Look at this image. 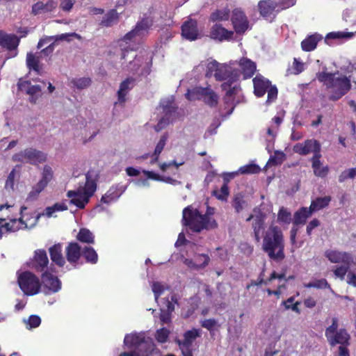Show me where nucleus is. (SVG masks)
I'll list each match as a JSON object with an SVG mask.
<instances>
[{
  "instance_id": "nucleus-1",
  "label": "nucleus",
  "mask_w": 356,
  "mask_h": 356,
  "mask_svg": "<svg viewBox=\"0 0 356 356\" xmlns=\"http://www.w3.org/2000/svg\"><path fill=\"white\" fill-rule=\"evenodd\" d=\"M153 24L149 17L143 18L138 22L134 29L119 40L122 50V70L130 74L147 76L151 72L152 56L146 51L136 53L134 46L145 36Z\"/></svg>"
},
{
  "instance_id": "nucleus-2",
  "label": "nucleus",
  "mask_w": 356,
  "mask_h": 356,
  "mask_svg": "<svg viewBox=\"0 0 356 356\" xmlns=\"http://www.w3.org/2000/svg\"><path fill=\"white\" fill-rule=\"evenodd\" d=\"M235 65H237V61H230L227 64L218 63L216 60L207 65V77L213 76L218 81H225L222 84V89L226 90L223 98L224 108L220 110V115L223 118L229 117L241 101V88L236 83L241 73Z\"/></svg>"
},
{
  "instance_id": "nucleus-3",
  "label": "nucleus",
  "mask_w": 356,
  "mask_h": 356,
  "mask_svg": "<svg viewBox=\"0 0 356 356\" xmlns=\"http://www.w3.org/2000/svg\"><path fill=\"white\" fill-rule=\"evenodd\" d=\"M214 213L215 209L209 206L204 214H202L197 209L188 206L183 210V221L184 225L194 232L209 230L218 226L213 218Z\"/></svg>"
},
{
  "instance_id": "nucleus-4",
  "label": "nucleus",
  "mask_w": 356,
  "mask_h": 356,
  "mask_svg": "<svg viewBox=\"0 0 356 356\" xmlns=\"http://www.w3.org/2000/svg\"><path fill=\"white\" fill-rule=\"evenodd\" d=\"M26 209V207H21L19 209L20 217L17 218L13 214L18 211L14 205L0 204V238L4 234L33 227V223L29 225L24 220V211Z\"/></svg>"
},
{
  "instance_id": "nucleus-5",
  "label": "nucleus",
  "mask_w": 356,
  "mask_h": 356,
  "mask_svg": "<svg viewBox=\"0 0 356 356\" xmlns=\"http://www.w3.org/2000/svg\"><path fill=\"white\" fill-rule=\"evenodd\" d=\"M284 241L281 229L270 225L263 236L262 250L268 257L274 261H282L285 255L284 252Z\"/></svg>"
},
{
  "instance_id": "nucleus-6",
  "label": "nucleus",
  "mask_w": 356,
  "mask_h": 356,
  "mask_svg": "<svg viewBox=\"0 0 356 356\" xmlns=\"http://www.w3.org/2000/svg\"><path fill=\"white\" fill-rule=\"evenodd\" d=\"M339 74L338 71L334 73H330L325 70L316 74L317 79L323 83L327 89L330 90V99L333 101L339 99L351 88L350 79L346 76H336Z\"/></svg>"
},
{
  "instance_id": "nucleus-7",
  "label": "nucleus",
  "mask_w": 356,
  "mask_h": 356,
  "mask_svg": "<svg viewBox=\"0 0 356 356\" xmlns=\"http://www.w3.org/2000/svg\"><path fill=\"white\" fill-rule=\"evenodd\" d=\"M97 189V183L90 172L86 175V182L80 184L76 190L69 191L67 197L70 198V203L75 205L79 209H84L89 202L90 197L94 195Z\"/></svg>"
},
{
  "instance_id": "nucleus-8",
  "label": "nucleus",
  "mask_w": 356,
  "mask_h": 356,
  "mask_svg": "<svg viewBox=\"0 0 356 356\" xmlns=\"http://www.w3.org/2000/svg\"><path fill=\"white\" fill-rule=\"evenodd\" d=\"M124 345L134 349L136 356H149L154 349L155 345L151 339L145 338V332H132L125 335Z\"/></svg>"
},
{
  "instance_id": "nucleus-9",
  "label": "nucleus",
  "mask_w": 356,
  "mask_h": 356,
  "mask_svg": "<svg viewBox=\"0 0 356 356\" xmlns=\"http://www.w3.org/2000/svg\"><path fill=\"white\" fill-rule=\"evenodd\" d=\"M17 282L20 289L26 296H34L40 291L41 284L39 279L29 271L18 273Z\"/></svg>"
},
{
  "instance_id": "nucleus-10",
  "label": "nucleus",
  "mask_w": 356,
  "mask_h": 356,
  "mask_svg": "<svg viewBox=\"0 0 356 356\" xmlns=\"http://www.w3.org/2000/svg\"><path fill=\"white\" fill-rule=\"evenodd\" d=\"M185 95L190 101L201 99L211 107L216 106L218 100L217 94L209 88L195 87L192 89L188 88Z\"/></svg>"
},
{
  "instance_id": "nucleus-11",
  "label": "nucleus",
  "mask_w": 356,
  "mask_h": 356,
  "mask_svg": "<svg viewBox=\"0 0 356 356\" xmlns=\"http://www.w3.org/2000/svg\"><path fill=\"white\" fill-rule=\"evenodd\" d=\"M254 92L257 97H262L268 92L267 103L270 104L277 99V89L271 86L270 82L261 75H257L253 79Z\"/></svg>"
},
{
  "instance_id": "nucleus-12",
  "label": "nucleus",
  "mask_w": 356,
  "mask_h": 356,
  "mask_svg": "<svg viewBox=\"0 0 356 356\" xmlns=\"http://www.w3.org/2000/svg\"><path fill=\"white\" fill-rule=\"evenodd\" d=\"M12 159L15 162L38 165L46 160V155L36 149L29 147L13 155Z\"/></svg>"
},
{
  "instance_id": "nucleus-13",
  "label": "nucleus",
  "mask_w": 356,
  "mask_h": 356,
  "mask_svg": "<svg viewBox=\"0 0 356 356\" xmlns=\"http://www.w3.org/2000/svg\"><path fill=\"white\" fill-rule=\"evenodd\" d=\"M159 108L162 109L164 113V116L160 119L155 126V130L156 131H160L172 122L176 112V107L172 97L163 99L160 103Z\"/></svg>"
},
{
  "instance_id": "nucleus-14",
  "label": "nucleus",
  "mask_w": 356,
  "mask_h": 356,
  "mask_svg": "<svg viewBox=\"0 0 356 356\" xmlns=\"http://www.w3.org/2000/svg\"><path fill=\"white\" fill-rule=\"evenodd\" d=\"M53 178V171L49 165H44L42 172V177L39 181L35 184L31 191L29 193L26 200L33 201L35 200L39 196L40 193L46 188L48 184Z\"/></svg>"
},
{
  "instance_id": "nucleus-15",
  "label": "nucleus",
  "mask_w": 356,
  "mask_h": 356,
  "mask_svg": "<svg viewBox=\"0 0 356 356\" xmlns=\"http://www.w3.org/2000/svg\"><path fill=\"white\" fill-rule=\"evenodd\" d=\"M53 178V171L49 165H44L42 172V177L39 181L35 184L31 191L29 193L26 200L33 201L35 200L39 196L40 193L46 188L48 184Z\"/></svg>"
},
{
  "instance_id": "nucleus-16",
  "label": "nucleus",
  "mask_w": 356,
  "mask_h": 356,
  "mask_svg": "<svg viewBox=\"0 0 356 356\" xmlns=\"http://www.w3.org/2000/svg\"><path fill=\"white\" fill-rule=\"evenodd\" d=\"M53 178V171L49 165H44L42 172V177L39 181L35 184L31 191L29 193L26 200L33 201L35 200L39 196L40 193L46 188L48 184Z\"/></svg>"
},
{
  "instance_id": "nucleus-17",
  "label": "nucleus",
  "mask_w": 356,
  "mask_h": 356,
  "mask_svg": "<svg viewBox=\"0 0 356 356\" xmlns=\"http://www.w3.org/2000/svg\"><path fill=\"white\" fill-rule=\"evenodd\" d=\"M266 215L259 210L254 209V213L251 214L246 221L252 222L253 235L257 242H260L264 235Z\"/></svg>"
},
{
  "instance_id": "nucleus-18",
  "label": "nucleus",
  "mask_w": 356,
  "mask_h": 356,
  "mask_svg": "<svg viewBox=\"0 0 356 356\" xmlns=\"http://www.w3.org/2000/svg\"><path fill=\"white\" fill-rule=\"evenodd\" d=\"M321 149V144L314 139H308L303 143H298L293 148L294 152L302 156H306L311 152H313L314 155H320Z\"/></svg>"
},
{
  "instance_id": "nucleus-19",
  "label": "nucleus",
  "mask_w": 356,
  "mask_h": 356,
  "mask_svg": "<svg viewBox=\"0 0 356 356\" xmlns=\"http://www.w3.org/2000/svg\"><path fill=\"white\" fill-rule=\"evenodd\" d=\"M177 304V298L175 294H172L170 298L163 299V305H160V321L162 325L170 323L171 314L175 310V305Z\"/></svg>"
},
{
  "instance_id": "nucleus-20",
  "label": "nucleus",
  "mask_w": 356,
  "mask_h": 356,
  "mask_svg": "<svg viewBox=\"0 0 356 356\" xmlns=\"http://www.w3.org/2000/svg\"><path fill=\"white\" fill-rule=\"evenodd\" d=\"M18 88L30 96L29 100L32 103H35L41 95L42 86L33 84L29 80H20L18 83Z\"/></svg>"
},
{
  "instance_id": "nucleus-21",
  "label": "nucleus",
  "mask_w": 356,
  "mask_h": 356,
  "mask_svg": "<svg viewBox=\"0 0 356 356\" xmlns=\"http://www.w3.org/2000/svg\"><path fill=\"white\" fill-rule=\"evenodd\" d=\"M325 257L331 263L334 264H351L353 262V257L351 254L337 250H327L325 252Z\"/></svg>"
},
{
  "instance_id": "nucleus-22",
  "label": "nucleus",
  "mask_w": 356,
  "mask_h": 356,
  "mask_svg": "<svg viewBox=\"0 0 356 356\" xmlns=\"http://www.w3.org/2000/svg\"><path fill=\"white\" fill-rule=\"evenodd\" d=\"M232 22L237 33H243L248 28V21L244 13L240 9L232 12Z\"/></svg>"
},
{
  "instance_id": "nucleus-23",
  "label": "nucleus",
  "mask_w": 356,
  "mask_h": 356,
  "mask_svg": "<svg viewBox=\"0 0 356 356\" xmlns=\"http://www.w3.org/2000/svg\"><path fill=\"white\" fill-rule=\"evenodd\" d=\"M42 282L45 289L48 290L47 294L55 293L61 289V282L55 275L44 272L42 275Z\"/></svg>"
},
{
  "instance_id": "nucleus-24",
  "label": "nucleus",
  "mask_w": 356,
  "mask_h": 356,
  "mask_svg": "<svg viewBox=\"0 0 356 356\" xmlns=\"http://www.w3.org/2000/svg\"><path fill=\"white\" fill-rule=\"evenodd\" d=\"M127 189L126 186L121 184L113 185L110 187L107 192L102 197L101 202L110 204L117 201Z\"/></svg>"
},
{
  "instance_id": "nucleus-25",
  "label": "nucleus",
  "mask_w": 356,
  "mask_h": 356,
  "mask_svg": "<svg viewBox=\"0 0 356 356\" xmlns=\"http://www.w3.org/2000/svg\"><path fill=\"white\" fill-rule=\"evenodd\" d=\"M182 36L191 41L195 40L200 37L197 27V22L194 19H189L184 23L181 26Z\"/></svg>"
},
{
  "instance_id": "nucleus-26",
  "label": "nucleus",
  "mask_w": 356,
  "mask_h": 356,
  "mask_svg": "<svg viewBox=\"0 0 356 356\" xmlns=\"http://www.w3.org/2000/svg\"><path fill=\"white\" fill-rule=\"evenodd\" d=\"M82 249L77 243H70L65 248L67 260L74 267L78 264L82 254Z\"/></svg>"
},
{
  "instance_id": "nucleus-27",
  "label": "nucleus",
  "mask_w": 356,
  "mask_h": 356,
  "mask_svg": "<svg viewBox=\"0 0 356 356\" xmlns=\"http://www.w3.org/2000/svg\"><path fill=\"white\" fill-rule=\"evenodd\" d=\"M233 35L234 32L232 31H228L218 23L213 25L210 31V37L218 41L230 40Z\"/></svg>"
},
{
  "instance_id": "nucleus-28",
  "label": "nucleus",
  "mask_w": 356,
  "mask_h": 356,
  "mask_svg": "<svg viewBox=\"0 0 356 356\" xmlns=\"http://www.w3.org/2000/svg\"><path fill=\"white\" fill-rule=\"evenodd\" d=\"M277 6L276 0H261L258 3L259 13L265 18L274 17Z\"/></svg>"
},
{
  "instance_id": "nucleus-29",
  "label": "nucleus",
  "mask_w": 356,
  "mask_h": 356,
  "mask_svg": "<svg viewBox=\"0 0 356 356\" xmlns=\"http://www.w3.org/2000/svg\"><path fill=\"white\" fill-rule=\"evenodd\" d=\"M236 66H238L240 69L236 68L243 75V79H246L253 76L256 71V64L251 60L243 58L240 60Z\"/></svg>"
},
{
  "instance_id": "nucleus-30",
  "label": "nucleus",
  "mask_w": 356,
  "mask_h": 356,
  "mask_svg": "<svg viewBox=\"0 0 356 356\" xmlns=\"http://www.w3.org/2000/svg\"><path fill=\"white\" fill-rule=\"evenodd\" d=\"M58 6L57 1L48 0L46 3L39 1L32 6V13L34 15L48 14L54 11Z\"/></svg>"
},
{
  "instance_id": "nucleus-31",
  "label": "nucleus",
  "mask_w": 356,
  "mask_h": 356,
  "mask_svg": "<svg viewBox=\"0 0 356 356\" xmlns=\"http://www.w3.org/2000/svg\"><path fill=\"white\" fill-rule=\"evenodd\" d=\"M350 335L345 329H339L338 332L334 333L332 337H327V340L331 346H334L337 344L340 346L349 345Z\"/></svg>"
},
{
  "instance_id": "nucleus-32",
  "label": "nucleus",
  "mask_w": 356,
  "mask_h": 356,
  "mask_svg": "<svg viewBox=\"0 0 356 356\" xmlns=\"http://www.w3.org/2000/svg\"><path fill=\"white\" fill-rule=\"evenodd\" d=\"M210 260L205 254H195L193 259H185L184 264L189 268L199 269L205 267Z\"/></svg>"
},
{
  "instance_id": "nucleus-33",
  "label": "nucleus",
  "mask_w": 356,
  "mask_h": 356,
  "mask_svg": "<svg viewBox=\"0 0 356 356\" xmlns=\"http://www.w3.org/2000/svg\"><path fill=\"white\" fill-rule=\"evenodd\" d=\"M49 263L47 252L42 250H38L35 252L33 261V268L38 272L47 271V264Z\"/></svg>"
},
{
  "instance_id": "nucleus-34",
  "label": "nucleus",
  "mask_w": 356,
  "mask_h": 356,
  "mask_svg": "<svg viewBox=\"0 0 356 356\" xmlns=\"http://www.w3.org/2000/svg\"><path fill=\"white\" fill-rule=\"evenodd\" d=\"M321 154L313 155L310 161L312 162V168L313 169L315 176L321 178H324L327 176L329 172L328 166H323L321 161Z\"/></svg>"
},
{
  "instance_id": "nucleus-35",
  "label": "nucleus",
  "mask_w": 356,
  "mask_h": 356,
  "mask_svg": "<svg viewBox=\"0 0 356 356\" xmlns=\"http://www.w3.org/2000/svg\"><path fill=\"white\" fill-rule=\"evenodd\" d=\"M135 86V79L133 77H128L123 81L118 91V101L121 103L125 102V97L131 89Z\"/></svg>"
},
{
  "instance_id": "nucleus-36",
  "label": "nucleus",
  "mask_w": 356,
  "mask_h": 356,
  "mask_svg": "<svg viewBox=\"0 0 356 356\" xmlns=\"http://www.w3.org/2000/svg\"><path fill=\"white\" fill-rule=\"evenodd\" d=\"M322 38V36L318 33L308 36L301 42L302 50L305 51H313L316 47L318 42L321 41Z\"/></svg>"
},
{
  "instance_id": "nucleus-37",
  "label": "nucleus",
  "mask_w": 356,
  "mask_h": 356,
  "mask_svg": "<svg viewBox=\"0 0 356 356\" xmlns=\"http://www.w3.org/2000/svg\"><path fill=\"white\" fill-rule=\"evenodd\" d=\"M67 209V206L65 202H57L51 207H48L45 209L44 212L42 214H38L33 220V225L37 223L38 218L41 216H47L48 218L53 216V214L56 211H63Z\"/></svg>"
},
{
  "instance_id": "nucleus-38",
  "label": "nucleus",
  "mask_w": 356,
  "mask_h": 356,
  "mask_svg": "<svg viewBox=\"0 0 356 356\" xmlns=\"http://www.w3.org/2000/svg\"><path fill=\"white\" fill-rule=\"evenodd\" d=\"M313 212L310 210V208L302 207L300 209L298 210L295 214L293 218V224L295 225H304L307 218L312 216Z\"/></svg>"
},
{
  "instance_id": "nucleus-39",
  "label": "nucleus",
  "mask_w": 356,
  "mask_h": 356,
  "mask_svg": "<svg viewBox=\"0 0 356 356\" xmlns=\"http://www.w3.org/2000/svg\"><path fill=\"white\" fill-rule=\"evenodd\" d=\"M61 251V245L60 244L54 245L49 248L51 259L59 266H63L65 262Z\"/></svg>"
},
{
  "instance_id": "nucleus-40",
  "label": "nucleus",
  "mask_w": 356,
  "mask_h": 356,
  "mask_svg": "<svg viewBox=\"0 0 356 356\" xmlns=\"http://www.w3.org/2000/svg\"><path fill=\"white\" fill-rule=\"evenodd\" d=\"M331 201L330 196L318 197L312 200L310 204V210L316 212L327 207Z\"/></svg>"
},
{
  "instance_id": "nucleus-41",
  "label": "nucleus",
  "mask_w": 356,
  "mask_h": 356,
  "mask_svg": "<svg viewBox=\"0 0 356 356\" xmlns=\"http://www.w3.org/2000/svg\"><path fill=\"white\" fill-rule=\"evenodd\" d=\"M119 14L115 9L110 10L103 17L101 25L110 27L118 23Z\"/></svg>"
},
{
  "instance_id": "nucleus-42",
  "label": "nucleus",
  "mask_w": 356,
  "mask_h": 356,
  "mask_svg": "<svg viewBox=\"0 0 356 356\" xmlns=\"http://www.w3.org/2000/svg\"><path fill=\"white\" fill-rule=\"evenodd\" d=\"M40 58L42 57L40 56V54H38V53L35 54H33L32 53L27 54L26 65L29 69L33 70L38 74H40L39 63Z\"/></svg>"
},
{
  "instance_id": "nucleus-43",
  "label": "nucleus",
  "mask_w": 356,
  "mask_h": 356,
  "mask_svg": "<svg viewBox=\"0 0 356 356\" xmlns=\"http://www.w3.org/2000/svg\"><path fill=\"white\" fill-rule=\"evenodd\" d=\"M69 81L70 87L78 90L85 89L91 83V79L89 77L72 78Z\"/></svg>"
},
{
  "instance_id": "nucleus-44",
  "label": "nucleus",
  "mask_w": 356,
  "mask_h": 356,
  "mask_svg": "<svg viewBox=\"0 0 356 356\" xmlns=\"http://www.w3.org/2000/svg\"><path fill=\"white\" fill-rule=\"evenodd\" d=\"M201 330L200 329H192L186 332L184 334L183 341H179L181 344L184 346H191L192 343L196 339L197 337H200Z\"/></svg>"
},
{
  "instance_id": "nucleus-45",
  "label": "nucleus",
  "mask_w": 356,
  "mask_h": 356,
  "mask_svg": "<svg viewBox=\"0 0 356 356\" xmlns=\"http://www.w3.org/2000/svg\"><path fill=\"white\" fill-rule=\"evenodd\" d=\"M76 238L78 241L82 243L88 244H93L95 243L94 234L88 229L86 228L80 229L79 233L76 235Z\"/></svg>"
},
{
  "instance_id": "nucleus-46",
  "label": "nucleus",
  "mask_w": 356,
  "mask_h": 356,
  "mask_svg": "<svg viewBox=\"0 0 356 356\" xmlns=\"http://www.w3.org/2000/svg\"><path fill=\"white\" fill-rule=\"evenodd\" d=\"M19 42V40L16 35L6 34L1 47L13 50L17 47Z\"/></svg>"
},
{
  "instance_id": "nucleus-47",
  "label": "nucleus",
  "mask_w": 356,
  "mask_h": 356,
  "mask_svg": "<svg viewBox=\"0 0 356 356\" xmlns=\"http://www.w3.org/2000/svg\"><path fill=\"white\" fill-rule=\"evenodd\" d=\"M82 255L88 263L95 264L98 261V255L96 251L92 247L85 246L82 249Z\"/></svg>"
},
{
  "instance_id": "nucleus-48",
  "label": "nucleus",
  "mask_w": 356,
  "mask_h": 356,
  "mask_svg": "<svg viewBox=\"0 0 356 356\" xmlns=\"http://www.w3.org/2000/svg\"><path fill=\"white\" fill-rule=\"evenodd\" d=\"M304 286L306 288H315L318 289H328L332 292H333L330 285L329 284L327 281L324 278L314 280L312 282H310L307 284H305Z\"/></svg>"
},
{
  "instance_id": "nucleus-49",
  "label": "nucleus",
  "mask_w": 356,
  "mask_h": 356,
  "mask_svg": "<svg viewBox=\"0 0 356 356\" xmlns=\"http://www.w3.org/2000/svg\"><path fill=\"white\" fill-rule=\"evenodd\" d=\"M68 36L67 34H61L56 36H44L42 38L37 45L38 49H41L44 45H49L51 42H54L58 40H65Z\"/></svg>"
},
{
  "instance_id": "nucleus-50",
  "label": "nucleus",
  "mask_w": 356,
  "mask_h": 356,
  "mask_svg": "<svg viewBox=\"0 0 356 356\" xmlns=\"http://www.w3.org/2000/svg\"><path fill=\"white\" fill-rule=\"evenodd\" d=\"M169 287L167 285L161 284L159 282H154L152 284V290L154 295L155 301L159 302V298L163 294L165 290H168Z\"/></svg>"
},
{
  "instance_id": "nucleus-51",
  "label": "nucleus",
  "mask_w": 356,
  "mask_h": 356,
  "mask_svg": "<svg viewBox=\"0 0 356 356\" xmlns=\"http://www.w3.org/2000/svg\"><path fill=\"white\" fill-rule=\"evenodd\" d=\"M341 71L345 72H352L356 70V63H351L349 60L343 58L337 65Z\"/></svg>"
},
{
  "instance_id": "nucleus-52",
  "label": "nucleus",
  "mask_w": 356,
  "mask_h": 356,
  "mask_svg": "<svg viewBox=\"0 0 356 356\" xmlns=\"http://www.w3.org/2000/svg\"><path fill=\"white\" fill-rule=\"evenodd\" d=\"M277 221L280 223L289 224L291 221V214L286 209L282 207L277 214Z\"/></svg>"
},
{
  "instance_id": "nucleus-53",
  "label": "nucleus",
  "mask_w": 356,
  "mask_h": 356,
  "mask_svg": "<svg viewBox=\"0 0 356 356\" xmlns=\"http://www.w3.org/2000/svg\"><path fill=\"white\" fill-rule=\"evenodd\" d=\"M239 174H256L260 171V168L258 165L250 163L241 166L238 170Z\"/></svg>"
},
{
  "instance_id": "nucleus-54",
  "label": "nucleus",
  "mask_w": 356,
  "mask_h": 356,
  "mask_svg": "<svg viewBox=\"0 0 356 356\" xmlns=\"http://www.w3.org/2000/svg\"><path fill=\"white\" fill-rule=\"evenodd\" d=\"M353 35V33L350 32H343V31H337V32H331L327 34L325 41L328 43V40L330 39H340V38H350Z\"/></svg>"
},
{
  "instance_id": "nucleus-55",
  "label": "nucleus",
  "mask_w": 356,
  "mask_h": 356,
  "mask_svg": "<svg viewBox=\"0 0 356 356\" xmlns=\"http://www.w3.org/2000/svg\"><path fill=\"white\" fill-rule=\"evenodd\" d=\"M213 193L218 200L226 201L229 193L228 185L224 183L220 190H215Z\"/></svg>"
},
{
  "instance_id": "nucleus-56",
  "label": "nucleus",
  "mask_w": 356,
  "mask_h": 356,
  "mask_svg": "<svg viewBox=\"0 0 356 356\" xmlns=\"http://www.w3.org/2000/svg\"><path fill=\"white\" fill-rule=\"evenodd\" d=\"M26 327L29 330L38 327L41 323L40 318L37 315H31L28 319H24Z\"/></svg>"
},
{
  "instance_id": "nucleus-57",
  "label": "nucleus",
  "mask_w": 356,
  "mask_h": 356,
  "mask_svg": "<svg viewBox=\"0 0 356 356\" xmlns=\"http://www.w3.org/2000/svg\"><path fill=\"white\" fill-rule=\"evenodd\" d=\"M229 19V11L227 10H219L211 15L210 19L212 22L226 21Z\"/></svg>"
},
{
  "instance_id": "nucleus-58",
  "label": "nucleus",
  "mask_w": 356,
  "mask_h": 356,
  "mask_svg": "<svg viewBox=\"0 0 356 356\" xmlns=\"http://www.w3.org/2000/svg\"><path fill=\"white\" fill-rule=\"evenodd\" d=\"M295 298L293 296H291L289 298L286 300H284L282 302V305L284 306L285 309H291L294 312L297 314H300V309L298 307V305H300L299 302H296L293 304L294 302Z\"/></svg>"
},
{
  "instance_id": "nucleus-59",
  "label": "nucleus",
  "mask_w": 356,
  "mask_h": 356,
  "mask_svg": "<svg viewBox=\"0 0 356 356\" xmlns=\"http://www.w3.org/2000/svg\"><path fill=\"white\" fill-rule=\"evenodd\" d=\"M350 266L351 264H343L337 266L334 270V275L341 280H343L346 275L350 271Z\"/></svg>"
},
{
  "instance_id": "nucleus-60",
  "label": "nucleus",
  "mask_w": 356,
  "mask_h": 356,
  "mask_svg": "<svg viewBox=\"0 0 356 356\" xmlns=\"http://www.w3.org/2000/svg\"><path fill=\"white\" fill-rule=\"evenodd\" d=\"M170 332L168 329L163 327L156 330L155 339L159 343H165L169 337Z\"/></svg>"
},
{
  "instance_id": "nucleus-61",
  "label": "nucleus",
  "mask_w": 356,
  "mask_h": 356,
  "mask_svg": "<svg viewBox=\"0 0 356 356\" xmlns=\"http://www.w3.org/2000/svg\"><path fill=\"white\" fill-rule=\"evenodd\" d=\"M356 176V168H350L343 171L339 176V181L341 183L344 182L348 179H353Z\"/></svg>"
},
{
  "instance_id": "nucleus-62",
  "label": "nucleus",
  "mask_w": 356,
  "mask_h": 356,
  "mask_svg": "<svg viewBox=\"0 0 356 356\" xmlns=\"http://www.w3.org/2000/svg\"><path fill=\"white\" fill-rule=\"evenodd\" d=\"M168 138V135L166 133L163 134L161 136L159 142L157 143V144L156 145L155 149L154 151V153H155V155H160V154L164 149V147L165 146L166 141H167Z\"/></svg>"
},
{
  "instance_id": "nucleus-63",
  "label": "nucleus",
  "mask_w": 356,
  "mask_h": 356,
  "mask_svg": "<svg viewBox=\"0 0 356 356\" xmlns=\"http://www.w3.org/2000/svg\"><path fill=\"white\" fill-rule=\"evenodd\" d=\"M338 318L334 317L332 319V324L326 328L325 335V337H332L334 333L338 332Z\"/></svg>"
},
{
  "instance_id": "nucleus-64",
  "label": "nucleus",
  "mask_w": 356,
  "mask_h": 356,
  "mask_svg": "<svg viewBox=\"0 0 356 356\" xmlns=\"http://www.w3.org/2000/svg\"><path fill=\"white\" fill-rule=\"evenodd\" d=\"M244 204L243 197L237 195L234 198L232 206L237 213H240L243 209Z\"/></svg>"
}]
</instances>
